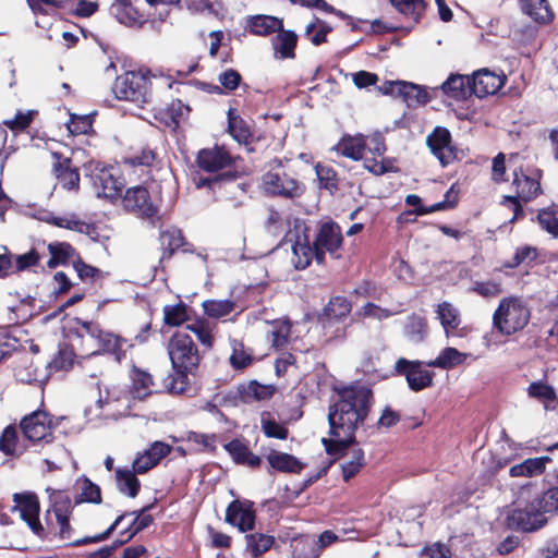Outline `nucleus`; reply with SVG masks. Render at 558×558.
Segmentation results:
<instances>
[{
	"mask_svg": "<svg viewBox=\"0 0 558 558\" xmlns=\"http://www.w3.org/2000/svg\"><path fill=\"white\" fill-rule=\"evenodd\" d=\"M372 402L373 392L366 386L352 385L338 391L328 413L330 436L323 438L327 453H336L353 444L354 433L367 417Z\"/></svg>",
	"mask_w": 558,
	"mask_h": 558,
	"instance_id": "nucleus-1",
	"label": "nucleus"
},
{
	"mask_svg": "<svg viewBox=\"0 0 558 558\" xmlns=\"http://www.w3.org/2000/svg\"><path fill=\"white\" fill-rule=\"evenodd\" d=\"M148 72H126L118 76L113 93L118 99L132 101L138 107L150 104L153 100L151 83Z\"/></svg>",
	"mask_w": 558,
	"mask_h": 558,
	"instance_id": "nucleus-2",
	"label": "nucleus"
},
{
	"mask_svg": "<svg viewBox=\"0 0 558 558\" xmlns=\"http://www.w3.org/2000/svg\"><path fill=\"white\" fill-rule=\"evenodd\" d=\"M167 351L173 369L182 376L193 372L199 364L201 356L192 337L184 331H177L169 339Z\"/></svg>",
	"mask_w": 558,
	"mask_h": 558,
	"instance_id": "nucleus-3",
	"label": "nucleus"
},
{
	"mask_svg": "<svg viewBox=\"0 0 558 558\" xmlns=\"http://www.w3.org/2000/svg\"><path fill=\"white\" fill-rule=\"evenodd\" d=\"M65 420H68L65 416L53 417L44 410H36L21 420L20 427L29 441L50 444L54 439L53 430Z\"/></svg>",
	"mask_w": 558,
	"mask_h": 558,
	"instance_id": "nucleus-4",
	"label": "nucleus"
},
{
	"mask_svg": "<svg viewBox=\"0 0 558 558\" xmlns=\"http://www.w3.org/2000/svg\"><path fill=\"white\" fill-rule=\"evenodd\" d=\"M81 337H86V342H95L97 349L92 351V355L100 352L112 354L119 363L125 356L126 349L131 347L126 339L102 330L97 324L92 322L83 323Z\"/></svg>",
	"mask_w": 558,
	"mask_h": 558,
	"instance_id": "nucleus-5",
	"label": "nucleus"
},
{
	"mask_svg": "<svg viewBox=\"0 0 558 558\" xmlns=\"http://www.w3.org/2000/svg\"><path fill=\"white\" fill-rule=\"evenodd\" d=\"M530 317L529 310L514 298L504 299L494 313V326L502 335H511L524 328Z\"/></svg>",
	"mask_w": 558,
	"mask_h": 558,
	"instance_id": "nucleus-6",
	"label": "nucleus"
},
{
	"mask_svg": "<svg viewBox=\"0 0 558 558\" xmlns=\"http://www.w3.org/2000/svg\"><path fill=\"white\" fill-rule=\"evenodd\" d=\"M547 523L534 499L524 508H514L507 511L504 524L509 530L521 532H535Z\"/></svg>",
	"mask_w": 558,
	"mask_h": 558,
	"instance_id": "nucleus-7",
	"label": "nucleus"
},
{
	"mask_svg": "<svg viewBox=\"0 0 558 558\" xmlns=\"http://www.w3.org/2000/svg\"><path fill=\"white\" fill-rule=\"evenodd\" d=\"M89 179L97 197L114 203L121 196L124 182L117 177L114 168L96 163L90 170Z\"/></svg>",
	"mask_w": 558,
	"mask_h": 558,
	"instance_id": "nucleus-8",
	"label": "nucleus"
},
{
	"mask_svg": "<svg viewBox=\"0 0 558 558\" xmlns=\"http://www.w3.org/2000/svg\"><path fill=\"white\" fill-rule=\"evenodd\" d=\"M426 367V362L400 357L396 362L395 371L397 374L405 377L411 390L421 391L432 387L434 381V373L429 372Z\"/></svg>",
	"mask_w": 558,
	"mask_h": 558,
	"instance_id": "nucleus-9",
	"label": "nucleus"
},
{
	"mask_svg": "<svg viewBox=\"0 0 558 558\" xmlns=\"http://www.w3.org/2000/svg\"><path fill=\"white\" fill-rule=\"evenodd\" d=\"M121 202L126 211L141 218H153L158 213V205L142 185L128 189Z\"/></svg>",
	"mask_w": 558,
	"mask_h": 558,
	"instance_id": "nucleus-10",
	"label": "nucleus"
},
{
	"mask_svg": "<svg viewBox=\"0 0 558 558\" xmlns=\"http://www.w3.org/2000/svg\"><path fill=\"white\" fill-rule=\"evenodd\" d=\"M225 521L240 532L253 531L256 521L255 504L248 499H234L226 509Z\"/></svg>",
	"mask_w": 558,
	"mask_h": 558,
	"instance_id": "nucleus-11",
	"label": "nucleus"
},
{
	"mask_svg": "<svg viewBox=\"0 0 558 558\" xmlns=\"http://www.w3.org/2000/svg\"><path fill=\"white\" fill-rule=\"evenodd\" d=\"M341 244L342 234L340 227L335 222L322 225L314 241L316 262L318 264L324 263L326 253L338 257L337 252Z\"/></svg>",
	"mask_w": 558,
	"mask_h": 558,
	"instance_id": "nucleus-12",
	"label": "nucleus"
},
{
	"mask_svg": "<svg viewBox=\"0 0 558 558\" xmlns=\"http://www.w3.org/2000/svg\"><path fill=\"white\" fill-rule=\"evenodd\" d=\"M15 509L19 510L21 518L27 523L34 534L41 536L45 529L39 520L40 504L36 494L24 493L15 494L13 497Z\"/></svg>",
	"mask_w": 558,
	"mask_h": 558,
	"instance_id": "nucleus-13",
	"label": "nucleus"
},
{
	"mask_svg": "<svg viewBox=\"0 0 558 558\" xmlns=\"http://www.w3.org/2000/svg\"><path fill=\"white\" fill-rule=\"evenodd\" d=\"M426 142L433 155L440 161L442 167L450 165L457 159V149L451 145V135L447 129L436 128L427 136Z\"/></svg>",
	"mask_w": 558,
	"mask_h": 558,
	"instance_id": "nucleus-14",
	"label": "nucleus"
},
{
	"mask_svg": "<svg viewBox=\"0 0 558 558\" xmlns=\"http://www.w3.org/2000/svg\"><path fill=\"white\" fill-rule=\"evenodd\" d=\"M263 189L265 192L272 195H280L283 197H296L301 193L299 182L287 175L268 172L263 178Z\"/></svg>",
	"mask_w": 558,
	"mask_h": 558,
	"instance_id": "nucleus-15",
	"label": "nucleus"
},
{
	"mask_svg": "<svg viewBox=\"0 0 558 558\" xmlns=\"http://www.w3.org/2000/svg\"><path fill=\"white\" fill-rule=\"evenodd\" d=\"M154 506L155 504H150L140 510L126 512L128 514L125 518L129 515H134V519L128 527L120 531L119 538L117 539V546H122L130 542L134 536L153 524L154 517L147 512L151 510Z\"/></svg>",
	"mask_w": 558,
	"mask_h": 558,
	"instance_id": "nucleus-16",
	"label": "nucleus"
},
{
	"mask_svg": "<svg viewBox=\"0 0 558 558\" xmlns=\"http://www.w3.org/2000/svg\"><path fill=\"white\" fill-rule=\"evenodd\" d=\"M232 163V157L222 146L202 149L197 155V165L207 172H216Z\"/></svg>",
	"mask_w": 558,
	"mask_h": 558,
	"instance_id": "nucleus-17",
	"label": "nucleus"
},
{
	"mask_svg": "<svg viewBox=\"0 0 558 558\" xmlns=\"http://www.w3.org/2000/svg\"><path fill=\"white\" fill-rule=\"evenodd\" d=\"M57 161L53 165V172L65 190H74L76 191L80 185V174L77 169L72 166V161L69 158L60 159L58 154L52 155Z\"/></svg>",
	"mask_w": 558,
	"mask_h": 558,
	"instance_id": "nucleus-18",
	"label": "nucleus"
},
{
	"mask_svg": "<svg viewBox=\"0 0 558 558\" xmlns=\"http://www.w3.org/2000/svg\"><path fill=\"white\" fill-rule=\"evenodd\" d=\"M366 145L367 140L362 134L355 136L345 135L332 147V150L342 157L357 161L363 158Z\"/></svg>",
	"mask_w": 558,
	"mask_h": 558,
	"instance_id": "nucleus-19",
	"label": "nucleus"
},
{
	"mask_svg": "<svg viewBox=\"0 0 558 558\" xmlns=\"http://www.w3.org/2000/svg\"><path fill=\"white\" fill-rule=\"evenodd\" d=\"M130 378L132 381L130 392L133 398L143 400L155 392L156 385L153 376L145 369L134 366L130 373Z\"/></svg>",
	"mask_w": 558,
	"mask_h": 558,
	"instance_id": "nucleus-20",
	"label": "nucleus"
},
{
	"mask_svg": "<svg viewBox=\"0 0 558 558\" xmlns=\"http://www.w3.org/2000/svg\"><path fill=\"white\" fill-rule=\"evenodd\" d=\"M110 13L119 23L126 26H140L144 23V15L135 9L130 0H116L110 7Z\"/></svg>",
	"mask_w": 558,
	"mask_h": 558,
	"instance_id": "nucleus-21",
	"label": "nucleus"
},
{
	"mask_svg": "<svg viewBox=\"0 0 558 558\" xmlns=\"http://www.w3.org/2000/svg\"><path fill=\"white\" fill-rule=\"evenodd\" d=\"M470 356V353L461 352L452 347H446L438 353L436 359L427 361L426 366L449 371L464 364Z\"/></svg>",
	"mask_w": 558,
	"mask_h": 558,
	"instance_id": "nucleus-22",
	"label": "nucleus"
},
{
	"mask_svg": "<svg viewBox=\"0 0 558 558\" xmlns=\"http://www.w3.org/2000/svg\"><path fill=\"white\" fill-rule=\"evenodd\" d=\"M440 88L447 97L454 100H464L472 95L469 75L451 74Z\"/></svg>",
	"mask_w": 558,
	"mask_h": 558,
	"instance_id": "nucleus-23",
	"label": "nucleus"
},
{
	"mask_svg": "<svg viewBox=\"0 0 558 558\" xmlns=\"http://www.w3.org/2000/svg\"><path fill=\"white\" fill-rule=\"evenodd\" d=\"M266 458L264 469L272 474L274 472L300 473L305 464L299 461L295 456H264Z\"/></svg>",
	"mask_w": 558,
	"mask_h": 558,
	"instance_id": "nucleus-24",
	"label": "nucleus"
},
{
	"mask_svg": "<svg viewBox=\"0 0 558 558\" xmlns=\"http://www.w3.org/2000/svg\"><path fill=\"white\" fill-rule=\"evenodd\" d=\"M522 11L537 23H548L554 14L547 0H519Z\"/></svg>",
	"mask_w": 558,
	"mask_h": 558,
	"instance_id": "nucleus-25",
	"label": "nucleus"
},
{
	"mask_svg": "<svg viewBox=\"0 0 558 558\" xmlns=\"http://www.w3.org/2000/svg\"><path fill=\"white\" fill-rule=\"evenodd\" d=\"M278 34L272 39V47L276 56L281 59H289L294 57V49L296 46L298 37L291 31H277Z\"/></svg>",
	"mask_w": 558,
	"mask_h": 558,
	"instance_id": "nucleus-26",
	"label": "nucleus"
},
{
	"mask_svg": "<svg viewBox=\"0 0 558 558\" xmlns=\"http://www.w3.org/2000/svg\"><path fill=\"white\" fill-rule=\"evenodd\" d=\"M43 220L59 228L73 230L83 234H89L93 230V227L89 223L80 220L75 215L57 217L48 214L43 218Z\"/></svg>",
	"mask_w": 558,
	"mask_h": 558,
	"instance_id": "nucleus-27",
	"label": "nucleus"
},
{
	"mask_svg": "<svg viewBox=\"0 0 558 558\" xmlns=\"http://www.w3.org/2000/svg\"><path fill=\"white\" fill-rule=\"evenodd\" d=\"M399 97L402 98L410 108L425 105L430 100L428 92L423 86L409 82H404Z\"/></svg>",
	"mask_w": 558,
	"mask_h": 558,
	"instance_id": "nucleus-28",
	"label": "nucleus"
},
{
	"mask_svg": "<svg viewBox=\"0 0 558 558\" xmlns=\"http://www.w3.org/2000/svg\"><path fill=\"white\" fill-rule=\"evenodd\" d=\"M548 456H539L537 458H529L520 464L510 469L511 476H533L544 472L546 462H550Z\"/></svg>",
	"mask_w": 558,
	"mask_h": 558,
	"instance_id": "nucleus-29",
	"label": "nucleus"
},
{
	"mask_svg": "<svg viewBox=\"0 0 558 558\" xmlns=\"http://www.w3.org/2000/svg\"><path fill=\"white\" fill-rule=\"evenodd\" d=\"M48 251L51 255L47 262L49 268H54L60 264L73 260L76 256L74 247L66 242H52L48 244Z\"/></svg>",
	"mask_w": 558,
	"mask_h": 558,
	"instance_id": "nucleus-30",
	"label": "nucleus"
},
{
	"mask_svg": "<svg viewBox=\"0 0 558 558\" xmlns=\"http://www.w3.org/2000/svg\"><path fill=\"white\" fill-rule=\"evenodd\" d=\"M246 550L252 557L257 558L268 551L275 543V537L264 533H251L245 535Z\"/></svg>",
	"mask_w": 558,
	"mask_h": 558,
	"instance_id": "nucleus-31",
	"label": "nucleus"
},
{
	"mask_svg": "<svg viewBox=\"0 0 558 558\" xmlns=\"http://www.w3.org/2000/svg\"><path fill=\"white\" fill-rule=\"evenodd\" d=\"M427 323L425 317L413 314L408 317L404 326V335L409 341L420 343L424 341L427 336Z\"/></svg>",
	"mask_w": 558,
	"mask_h": 558,
	"instance_id": "nucleus-32",
	"label": "nucleus"
},
{
	"mask_svg": "<svg viewBox=\"0 0 558 558\" xmlns=\"http://www.w3.org/2000/svg\"><path fill=\"white\" fill-rule=\"evenodd\" d=\"M315 258V245L311 246L310 243L304 240H298L292 245V263L296 269H305Z\"/></svg>",
	"mask_w": 558,
	"mask_h": 558,
	"instance_id": "nucleus-33",
	"label": "nucleus"
},
{
	"mask_svg": "<svg viewBox=\"0 0 558 558\" xmlns=\"http://www.w3.org/2000/svg\"><path fill=\"white\" fill-rule=\"evenodd\" d=\"M250 29L256 35H268L282 28V21L270 15H257L250 20Z\"/></svg>",
	"mask_w": 558,
	"mask_h": 558,
	"instance_id": "nucleus-34",
	"label": "nucleus"
},
{
	"mask_svg": "<svg viewBox=\"0 0 558 558\" xmlns=\"http://www.w3.org/2000/svg\"><path fill=\"white\" fill-rule=\"evenodd\" d=\"M437 316L445 329L447 337H449L451 332L460 325V315L458 310L448 302H444L438 305Z\"/></svg>",
	"mask_w": 558,
	"mask_h": 558,
	"instance_id": "nucleus-35",
	"label": "nucleus"
},
{
	"mask_svg": "<svg viewBox=\"0 0 558 558\" xmlns=\"http://www.w3.org/2000/svg\"><path fill=\"white\" fill-rule=\"evenodd\" d=\"M118 487L121 493L134 498L138 495L141 483L132 470L118 469L116 471Z\"/></svg>",
	"mask_w": 558,
	"mask_h": 558,
	"instance_id": "nucleus-36",
	"label": "nucleus"
},
{
	"mask_svg": "<svg viewBox=\"0 0 558 558\" xmlns=\"http://www.w3.org/2000/svg\"><path fill=\"white\" fill-rule=\"evenodd\" d=\"M522 213L521 205L515 196H504L502 201L497 205L495 209V216H498L500 220L512 223Z\"/></svg>",
	"mask_w": 558,
	"mask_h": 558,
	"instance_id": "nucleus-37",
	"label": "nucleus"
},
{
	"mask_svg": "<svg viewBox=\"0 0 558 558\" xmlns=\"http://www.w3.org/2000/svg\"><path fill=\"white\" fill-rule=\"evenodd\" d=\"M202 306L204 313L215 319L223 318L235 310V303L231 300H207Z\"/></svg>",
	"mask_w": 558,
	"mask_h": 558,
	"instance_id": "nucleus-38",
	"label": "nucleus"
},
{
	"mask_svg": "<svg viewBox=\"0 0 558 558\" xmlns=\"http://www.w3.org/2000/svg\"><path fill=\"white\" fill-rule=\"evenodd\" d=\"M515 185L517 196L524 201L532 199L541 192V184L537 180L529 178L526 175H515L513 180Z\"/></svg>",
	"mask_w": 558,
	"mask_h": 558,
	"instance_id": "nucleus-39",
	"label": "nucleus"
},
{
	"mask_svg": "<svg viewBox=\"0 0 558 558\" xmlns=\"http://www.w3.org/2000/svg\"><path fill=\"white\" fill-rule=\"evenodd\" d=\"M319 553L315 541L310 536H301L292 542L293 558H318Z\"/></svg>",
	"mask_w": 558,
	"mask_h": 558,
	"instance_id": "nucleus-40",
	"label": "nucleus"
},
{
	"mask_svg": "<svg viewBox=\"0 0 558 558\" xmlns=\"http://www.w3.org/2000/svg\"><path fill=\"white\" fill-rule=\"evenodd\" d=\"M390 3L403 15L408 16L413 22H418L424 10L425 4L423 0H389Z\"/></svg>",
	"mask_w": 558,
	"mask_h": 558,
	"instance_id": "nucleus-41",
	"label": "nucleus"
},
{
	"mask_svg": "<svg viewBox=\"0 0 558 558\" xmlns=\"http://www.w3.org/2000/svg\"><path fill=\"white\" fill-rule=\"evenodd\" d=\"M536 220L539 227L554 236H558V206H550L538 211Z\"/></svg>",
	"mask_w": 558,
	"mask_h": 558,
	"instance_id": "nucleus-42",
	"label": "nucleus"
},
{
	"mask_svg": "<svg viewBox=\"0 0 558 558\" xmlns=\"http://www.w3.org/2000/svg\"><path fill=\"white\" fill-rule=\"evenodd\" d=\"M288 216L274 209L268 210L265 228L271 235H279L289 229Z\"/></svg>",
	"mask_w": 558,
	"mask_h": 558,
	"instance_id": "nucleus-43",
	"label": "nucleus"
},
{
	"mask_svg": "<svg viewBox=\"0 0 558 558\" xmlns=\"http://www.w3.org/2000/svg\"><path fill=\"white\" fill-rule=\"evenodd\" d=\"M51 509L56 517L72 515L73 505L71 497L63 490L54 492L50 496Z\"/></svg>",
	"mask_w": 558,
	"mask_h": 558,
	"instance_id": "nucleus-44",
	"label": "nucleus"
},
{
	"mask_svg": "<svg viewBox=\"0 0 558 558\" xmlns=\"http://www.w3.org/2000/svg\"><path fill=\"white\" fill-rule=\"evenodd\" d=\"M534 501L536 502L542 514L558 511V486L551 487L537 496Z\"/></svg>",
	"mask_w": 558,
	"mask_h": 558,
	"instance_id": "nucleus-45",
	"label": "nucleus"
},
{
	"mask_svg": "<svg viewBox=\"0 0 558 558\" xmlns=\"http://www.w3.org/2000/svg\"><path fill=\"white\" fill-rule=\"evenodd\" d=\"M186 329L191 330L204 347L208 349L213 347L214 326L209 322L196 320L195 323L187 325Z\"/></svg>",
	"mask_w": 558,
	"mask_h": 558,
	"instance_id": "nucleus-46",
	"label": "nucleus"
},
{
	"mask_svg": "<svg viewBox=\"0 0 558 558\" xmlns=\"http://www.w3.org/2000/svg\"><path fill=\"white\" fill-rule=\"evenodd\" d=\"M228 130L231 136L240 144H247L252 137L251 131L246 123L238 117H232L231 112H229Z\"/></svg>",
	"mask_w": 558,
	"mask_h": 558,
	"instance_id": "nucleus-47",
	"label": "nucleus"
},
{
	"mask_svg": "<svg viewBox=\"0 0 558 558\" xmlns=\"http://www.w3.org/2000/svg\"><path fill=\"white\" fill-rule=\"evenodd\" d=\"M470 87L472 95L484 98L488 95V69L483 68L475 71L470 76Z\"/></svg>",
	"mask_w": 558,
	"mask_h": 558,
	"instance_id": "nucleus-48",
	"label": "nucleus"
},
{
	"mask_svg": "<svg viewBox=\"0 0 558 558\" xmlns=\"http://www.w3.org/2000/svg\"><path fill=\"white\" fill-rule=\"evenodd\" d=\"M291 325L288 320H278L272 324L270 340L276 349L283 348L290 338Z\"/></svg>",
	"mask_w": 558,
	"mask_h": 558,
	"instance_id": "nucleus-49",
	"label": "nucleus"
},
{
	"mask_svg": "<svg viewBox=\"0 0 558 558\" xmlns=\"http://www.w3.org/2000/svg\"><path fill=\"white\" fill-rule=\"evenodd\" d=\"M102 501L100 487L93 483L89 478L84 477L82 481V492L80 498L76 499V504L89 502L99 505Z\"/></svg>",
	"mask_w": 558,
	"mask_h": 558,
	"instance_id": "nucleus-50",
	"label": "nucleus"
},
{
	"mask_svg": "<svg viewBox=\"0 0 558 558\" xmlns=\"http://www.w3.org/2000/svg\"><path fill=\"white\" fill-rule=\"evenodd\" d=\"M128 513H122L116 518V520L112 522V524L102 533L97 534L95 536H86L83 538H77L69 543L70 546L73 547H80L83 545L92 544V543H99L102 542L114 532V530L120 525V523L125 519V515Z\"/></svg>",
	"mask_w": 558,
	"mask_h": 558,
	"instance_id": "nucleus-51",
	"label": "nucleus"
},
{
	"mask_svg": "<svg viewBox=\"0 0 558 558\" xmlns=\"http://www.w3.org/2000/svg\"><path fill=\"white\" fill-rule=\"evenodd\" d=\"M36 114L35 110L17 111L13 119L4 120L3 124L15 133L22 132L31 125Z\"/></svg>",
	"mask_w": 558,
	"mask_h": 558,
	"instance_id": "nucleus-52",
	"label": "nucleus"
},
{
	"mask_svg": "<svg viewBox=\"0 0 558 558\" xmlns=\"http://www.w3.org/2000/svg\"><path fill=\"white\" fill-rule=\"evenodd\" d=\"M187 318L186 306L183 303L167 305L163 308V319L169 326H179Z\"/></svg>",
	"mask_w": 558,
	"mask_h": 558,
	"instance_id": "nucleus-53",
	"label": "nucleus"
},
{
	"mask_svg": "<svg viewBox=\"0 0 558 558\" xmlns=\"http://www.w3.org/2000/svg\"><path fill=\"white\" fill-rule=\"evenodd\" d=\"M262 428L266 436L274 437L278 439H286L288 436L287 428L279 424L274 417L269 414H263L262 416Z\"/></svg>",
	"mask_w": 558,
	"mask_h": 558,
	"instance_id": "nucleus-54",
	"label": "nucleus"
},
{
	"mask_svg": "<svg viewBox=\"0 0 558 558\" xmlns=\"http://www.w3.org/2000/svg\"><path fill=\"white\" fill-rule=\"evenodd\" d=\"M351 311L350 303L341 296L332 299L326 307V315L330 319H341L345 317Z\"/></svg>",
	"mask_w": 558,
	"mask_h": 558,
	"instance_id": "nucleus-55",
	"label": "nucleus"
},
{
	"mask_svg": "<svg viewBox=\"0 0 558 558\" xmlns=\"http://www.w3.org/2000/svg\"><path fill=\"white\" fill-rule=\"evenodd\" d=\"M19 439L17 429L15 426H8L2 432L0 437V451L3 453H14L16 448V442Z\"/></svg>",
	"mask_w": 558,
	"mask_h": 558,
	"instance_id": "nucleus-56",
	"label": "nucleus"
},
{
	"mask_svg": "<svg viewBox=\"0 0 558 558\" xmlns=\"http://www.w3.org/2000/svg\"><path fill=\"white\" fill-rule=\"evenodd\" d=\"M165 456H137L133 461V472L135 474H145L157 466Z\"/></svg>",
	"mask_w": 558,
	"mask_h": 558,
	"instance_id": "nucleus-57",
	"label": "nucleus"
},
{
	"mask_svg": "<svg viewBox=\"0 0 558 558\" xmlns=\"http://www.w3.org/2000/svg\"><path fill=\"white\" fill-rule=\"evenodd\" d=\"M330 31L331 28L323 22H319V25L311 23L306 26L305 35L314 45L318 46L326 41L327 34Z\"/></svg>",
	"mask_w": 558,
	"mask_h": 558,
	"instance_id": "nucleus-58",
	"label": "nucleus"
},
{
	"mask_svg": "<svg viewBox=\"0 0 558 558\" xmlns=\"http://www.w3.org/2000/svg\"><path fill=\"white\" fill-rule=\"evenodd\" d=\"M69 132L73 135L86 134L92 129V119L89 116L72 114L66 124Z\"/></svg>",
	"mask_w": 558,
	"mask_h": 558,
	"instance_id": "nucleus-59",
	"label": "nucleus"
},
{
	"mask_svg": "<svg viewBox=\"0 0 558 558\" xmlns=\"http://www.w3.org/2000/svg\"><path fill=\"white\" fill-rule=\"evenodd\" d=\"M99 389V397L97 400V404L99 408H104L105 405H111L113 403L120 402L122 391L116 386H105V390L102 391L100 385L97 384Z\"/></svg>",
	"mask_w": 558,
	"mask_h": 558,
	"instance_id": "nucleus-60",
	"label": "nucleus"
},
{
	"mask_svg": "<svg viewBox=\"0 0 558 558\" xmlns=\"http://www.w3.org/2000/svg\"><path fill=\"white\" fill-rule=\"evenodd\" d=\"M14 376L19 381L25 384H32L34 381H37L36 369L29 360L23 361L21 365L15 367Z\"/></svg>",
	"mask_w": 558,
	"mask_h": 558,
	"instance_id": "nucleus-61",
	"label": "nucleus"
},
{
	"mask_svg": "<svg viewBox=\"0 0 558 558\" xmlns=\"http://www.w3.org/2000/svg\"><path fill=\"white\" fill-rule=\"evenodd\" d=\"M74 362V352L69 348L59 350L58 355L51 361V368L56 371H66Z\"/></svg>",
	"mask_w": 558,
	"mask_h": 558,
	"instance_id": "nucleus-62",
	"label": "nucleus"
},
{
	"mask_svg": "<svg viewBox=\"0 0 558 558\" xmlns=\"http://www.w3.org/2000/svg\"><path fill=\"white\" fill-rule=\"evenodd\" d=\"M161 243L166 246L170 253L174 252L183 245V235L180 230L171 229L161 233Z\"/></svg>",
	"mask_w": 558,
	"mask_h": 558,
	"instance_id": "nucleus-63",
	"label": "nucleus"
},
{
	"mask_svg": "<svg viewBox=\"0 0 558 558\" xmlns=\"http://www.w3.org/2000/svg\"><path fill=\"white\" fill-rule=\"evenodd\" d=\"M421 558H451V550L441 543H435L426 546L421 551Z\"/></svg>",
	"mask_w": 558,
	"mask_h": 558,
	"instance_id": "nucleus-64",
	"label": "nucleus"
}]
</instances>
